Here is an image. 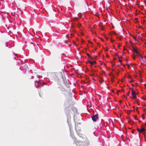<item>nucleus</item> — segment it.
Segmentation results:
<instances>
[{
	"label": "nucleus",
	"instance_id": "f257e3e1",
	"mask_svg": "<svg viewBox=\"0 0 146 146\" xmlns=\"http://www.w3.org/2000/svg\"><path fill=\"white\" fill-rule=\"evenodd\" d=\"M98 115L96 114L92 116V120L94 121H96V120L98 119Z\"/></svg>",
	"mask_w": 146,
	"mask_h": 146
},
{
	"label": "nucleus",
	"instance_id": "bb28decb",
	"mask_svg": "<svg viewBox=\"0 0 146 146\" xmlns=\"http://www.w3.org/2000/svg\"><path fill=\"white\" fill-rule=\"evenodd\" d=\"M144 100H146V99H144Z\"/></svg>",
	"mask_w": 146,
	"mask_h": 146
},
{
	"label": "nucleus",
	"instance_id": "0eeeda50",
	"mask_svg": "<svg viewBox=\"0 0 146 146\" xmlns=\"http://www.w3.org/2000/svg\"><path fill=\"white\" fill-rule=\"evenodd\" d=\"M87 55L90 58H92V57L89 54L87 53Z\"/></svg>",
	"mask_w": 146,
	"mask_h": 146
},
{
	"label": "nucleus",
	"instance_id": "cd10ccee",
	"mask_svg": "<svg viewBox=\"0 0 146 146\" xmlns=\"http://www.w3.org/2000/svg\"><path fill=\"white\" fill-rule=\"evenodd\" d=\"M131 81H131L130 82H131Z\"/></svg>",
	"mask_w": 146,
	"mask_h": 146
},
{
	"label": "nucleus",
	"instance_id": "2eb2a0df",
	"mask_svg": "<svg viewBox=\"0 0 146 146\" xmlns=\"http://www.w3.org/2000/svg\"><path fill=\"white\" fill-rule=\"evenodd\" d=\"M119 61L120 62H121V60L120 59H119Z\"/></svg>",
	"mask_w": 146,
	"mask_h": 146
},
{
	"label": "nucleus",
	"instance_id": "6ab92c4d",
	"mask_svg": "<svg viewBox=\"0 0 146 146\" xmlns=\"http://www.w3.org/2000/svg\"><path fill=\"white\" fill-rule=\"evenodd\" d=\"M131 133H132L133 134V133H134V131H131Z\"/></svg>",
	"mask_w": 146,
	"mask_h": 146
},
{
	"label": "nucleus",
	"instance_id": "6e6552de",
	"mask_svg": "<svg viewBox=\"0 0 146 146\" xmlns=\"http://www.w3.org/2000/svg\"><path fill=\"white\" fill-rule=\"evenodd\" d=\"M80 95H82L83 94V92H78Z\"/></svg>",
	"mask_w": 146,
	"mask_h": 146
},
{
	"label": "nucleus",
	"instance_id": "a211bd4d",
	"mask_svg": "<svg viewBox=\"0 0 146 146\" xmlns=\"http://www.w3.org/2000/svg\"><path fill=\"white\" fill-rule=\"evenodd\" d=\"M35 82H37L38 84H39L38 82L37 81H36Z\"/></svg>",
	"mask_w": 146,
	"mask_h": 146
},
{
	"label": "nucleus",
	"instance_id": "4be33fe9",
	"mask_svg": "<svg viewBox=\"0 0 146 146\" xmlns=\"http://www.w3.org/2000/svg\"><path fill=\"white\" fill-rule=\"evenodd\" d=\"M84 92V94H86V93L85 92Z\"/></svg>",
	"mask_w": 146,
	"mask_h": 146
},
{
	"label": "nucleus",
	"instance_id": "9d476101",
	"mask_svg": "<svg viewBox=\"0 0 146 146\" xmlns=\"http://www.w3.org/2000/svg\"><path fill=\"white\" fill-rule=\"evenodd\" d=\"M133 38L135 40L137 39V37L135 36H133Z\"/></svg>",
	"mask_w": 146,
	"mask_h": 146
},
{
	"label": "nucleus",
	"instance_id": "4468645a",
	"mask_svg": "<svg viewBox=\"0 0 146 146\" xmlns=\"http://www.w3.org/2000/svg\"><path fill=\"white\" fill-rule=\"evenodd\" d=\"M135 95H137L138 94V93H137L136 92H135Z\"/></svg>",
	"mask_w": 146,
	"mask_h": 146
},
{
	"label": "nucleus",
	"instance_id": "9b49d317",
	"mask_svg": "<svg viewBox=\"0 0 146 146\" xmlns=\"http://www.w3.org/2000/svg\"><path fill=\"white\" fill-rule=\"evenodd\" d=\"M37 77L39 78H41V77H42L41 76H37Z\"/></svg>",
	"mask_w": 146,
	"mask_h": 146
},
{
	"label": "nucleus",
	"instance_id": "dca6fc26",
	"mask_svg": "<svg viewBox=\"0 0 146 146\" xmlns=\"http://www.w3.org/2000/svg\"><path fill=\"white\" fill-rule=\"evenodd\" d=\"M143 110H145V111L146 110V109L144 107H143Z\"/></svg>",
	"mask_w": 146,
	"mask_h": 146
},
{
	"label": "nucleus",
	"instance_id": "ddd939ff",
	"mask_svg": "<svg viewBox=\"0 0 146 146\" xmlns=\"http://www.w3.org/2000/svg\"><path fill=\"white\" fill-rule=\"evenodd\" d=\"M133 58L134 59H135V56H133Z\"/></svg>",
	"mask_w": 146,
	"mask_h": 146
},
{
	"label": "nucleus",
	"instance_id": "5701e85b",
	"mask_svg": "<svg viewBox=\"0 0 146 146\" xmlns=\"http://www.w3.org/2000/svg\"><path fill=\"white\" fill-rule=\"evenodd\" d=\"M145 86H146V84H145Z\"/></svg>",
	"mask_w": 146,
	"mask_h": 146
},
{
	"label": "nucleus",
	"instance_id": "f8f14e48",
	"mask_svg": "<svg viewBox=\"0 0 146 146\" xmlns=\"http://www.w3.org/2000/svg\"><path fill=\"white\" fill-rule=\"evenodd\" d=\"M126 94L128 96H129V92H127V93H126Z\"/></svg>",
	"mask_w": 146,
	"mask_h": 146
},
{
	"label": "nucleus",
	"instance_id": "a878e982",
	"mask_svg": "<svg viewBox=\"0 0 146 146\" xmlns=\"http://www.w3.org/2000/svg\"><path fill=\"white\" fill-rule=\"evenodd\" d=\"M117 91L119 92V91H120V90H119Z\"/></svg>",
	"mask_w": 146,
	"mask_h": 146
},
{
	"label": "nucleus",
	"instance_id": "f3484780",
	"mask_svg": "<svg viewBox=\"0 0 146 146\" xmlns=\"http://www.w3.org/2000/svg\"><path fill=\"white\" fill-rule=\"evenodd\" d=\"M69 94L70 95L71 94H72L70 92H69Z\"/></svg>",
	"mask_w": 146,
	"mask_h": 146
},
{
	"label": "nucleus",
	"instance_id": "412c9836",
	"mask_svg": "<svg viewBox=\"0 0 146 146\" xmlns=\"http://www.w3.org/2000/svg\"><path fill=\"white\" fill-rule=\"evenodd\" d=\"M136 119L137 120L139 121V119Z\"/></svg>",
	"mask_w": 146,
	"mask_h": 146
},
{
	"label": "nucleus",
	"instance_id": "423d86ee",
	"mask_svg": "<svg viewBox=\"0 0 146 146\" xmlns=\"http://www.w3.org/2000/svg\"><path fill=\"white\" fill-rule=\"evenodd\" d=\"M137 56H138L140 60H141L143 59L142 57L140 54H139V55H137Z\"/></svg>",
	"mask_w": 146,
	"mask_h": 146
},
{
	"label": "nucleus",
	"instance_id": "7ed1b4c3",
	"mask_svg": "<svg viewBox=\"0 0 146 146\" xmlns=\"http://www.w3.org/2000/svg\"><path fill=\"white\" fill-rule=\"evenodd\" d=\"M135 92H131V95L132 96L130 97L131 98H133L135 100L137 98V96L135 94Z\"/></svg>",
	"mask_w": 146,
	"mask_h": 146
},
{
	"label": "nucleus",
	"instance_id": "393cba45",
	"mask_svg": "<svg viewBox=\"0 0 146 146\" xmlns=\"http://www.w3.org/2000/svg\"><path fill=\"white\" fill-rule=\"evenodd\" d=\"M145 126H146V123H145Z\"/></svg>",
	"mask_w": 146,
	"mask_h": 146
},
{
	"label": "nucleus",
	"instance_id": "aec40b11",
	"mask_svg": "<svg viewBox=\"0 0 146 146\" xmlns=\"http://www.w3.org/2000/svg\"><path fill=\"white\" fill-rule=\"evenodd\" d=\"M124 96V97L126 98V99H127V98L125 96Z\"/></svg>",
	"mask_w": 146,
	"mask_h": 146
},
{
	"label": "nucleus",
	"instance_id": "39448f33",
	"mask_svg": "<svg viewBox=\"0 0 146 146\" xmlns=\"http://www.w3.org/2000/svg\"><path fill=\"white\" fill-rule=\"evenodd\" d=\"M134 52H135L137 54V55H139V54L138 50L134 48L133 50Z\"/></svg>",
	"mask_w": 146,
	"mask_h": 146
},
{
	"label": "nucleus",
	"instance_id": "20e7f679",
	"mask_svg": "<svg viewBox=\"0 0 146 146\" xmlns=\"http://www.w3.org/2000/svg\"><path fill=\"white\" fill-rule=\"evenodd\" d=\"M92 65L95 64H96V62L95 61H91L90 60H89L88 61Z\"/></svg>",
	"mask_w": 146,
	"mask_h": 146
},
{
	"label": "nucleus",
	"instance_id": "b1692460",
	"mask_svg": "<svg viewBox=\"0 0 146 146\" xmlns=\"http://www.w3.org/2000/svg\"><path fill=\"white\" fill-rule=\"evenodd\" d=\"M74 92V94H76V93H75V92Z\"/></svg>",
	"mask_w": 146,
	"mask_h": 146
},
{
	"label": "nucleus",
	"instance_id": "f03ea898",
	"mask_svg": "<svg viewBox=\"0 0 146 146\" xmlns=\"http://www.w3.org/2000/svg\"><path fill=\"white\" fill-rule=\"evenodd\" d=\"M137 130L139 133L143 132L145 131V129L144 127H142L140 129H139V128L137 127Z\"/></svg>",
	"mask_w": 146,
	"mask_h": 146
},
{
	"label": "nucleus",
	"instance_id": "1a4fd4ad",
	"mask_svg": "<svg viewBox=\"0 0 146 146\" xmlns=\"http://www.w3.org/2000/svg\"><path fill=\"white\" fill-rule=\"evenodd\" d=\"M142 117L143 119H145V116L143 115H142Z\"/></svg>",
	"mask_w": 146,
	"mask_h": 146
}]
</instances>
